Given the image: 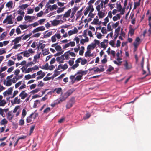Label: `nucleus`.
I'll use <instances>...</instances> for the list:
<instances>
[{"mask_svg":"<svg viewBox=\"0 0 151 151\" xmlns=\"http://www.w3.org/2000/svg\"><path fill=\"white\" fill-rule=\"evenodd\" d=\"M52 24L53 26H57L60 24V22L59 20H54L52 21H51Z\"/></svg>","mask_w":151,"mask_h":151,"instance_id":"nucleus-17","label":"nucleus"},{"mask_svg":"<svg viewBox=\"0 0 151 151\" xmlns=\"http://www.w3.org/2000/svg\"><path fill=\"white\" fill-rule=\"evenodd\" d=\"M8 121L5 118L3 119L1 122L0 124L1 125H4L7 124Z\"/></svg>","mask_w":151,"mask_h":151,"instance_id":"nucleus-27","label":"nucleus"},{"mask_svg":"<svg viewBox=\"0 0 151 151\" xmlns=\"http://www.w3.org/2000/svg\"><path fill=\"white\" fill-rule=\"evenodd\" d=\"M101 31V32L104 34L107 33L106 29L105 27H103L102 28Z\"/></svg>","mask_w":151,"mask_h":151,"instance_id":"nucleus-45","label":"nucleus"},{"mask_svg":"<svg viewBox=\"0 0 151 151\" xmlns=\"http://www.w3.org/2000/svg\"><path fill=\"white\" fill-rule=\"evenodd\" d=\"M61 37L60 33H55L53 36L51 37V40L52 42H55L56 41V38L58 39H59L61 38Z\"/></svg>","mask_w":151,"mask_h":151,"instance_id":"nucleus-3","label":"nucleus"},{"mask_svg":"<svg viewBox=\"0 0 151 151\" xmlns=\"http://www.w3.org/2000/svg\"><path fill=\"white\" fill-rule=\"evenodd\" d=\"M24 56L26 57H28L30 56V54L29 53L27 50H25L24 51Z\"/></svg>","mask_w":151,"mask_h":151,"instance_id":"nucleus-38","label":"nucleus"},{"mask_svg":"<svg viewBox=\"0 0 151 151\" xmlns=\"http://www.w3.org/2000/svg\"><path fill=\"white\" fill-rule=\"evenodd\" d=\"M16 32L17 33V35L19 34H21L22 32L20 28L18 27L17 28L16 30Z\"/></svg>","mask_w":151,"mask_h":151,"instance_id":"nucleus-64","label":"nucleus"},{"mask_svg":"<svg viewBox=\"0 0 151 151\" xmlns=\"http://www.w3.org/2000/svg\"><path fill=\"white\" fill-rule=\"evenodd\" d=\"M0 114L3 117L5 116V114L4 113V110L1 108H0Z\"/></svg>","mask_w":151,"mask_h":151,"instance_id":"nucleus-62","label":"nucleus"},{"mask_svg":"<svg viewBox=\"0 0 151 151\" xmlns=\"http://www.w3.org/2000/svg\"><path fill=\"white\" fill-rule=\"evenodd\" d=\"M58 6L56 4H55L52 5L50 8V11H52L55 9H57Z\"/></svg>","mask_w":151,"mask_h":151,"instance_id":"nucleus-36","label":"nucleus"},{"mask_svg":"<svg viewBox=\"0 0 151 151\" xmlns=\"http://www.w3.org/2000/svg\"><path fill=\"white\" fill-rule=\"evenodd\" d=\"M114 70V68L112 66L110 65L109 66L108 69L106 71L107 72H110L113 70Z\"/></svg>","mask_w":151,"mask_h":151,"instance_id":"nucleus-53","label":"nucleus"},{"mask_svg":"<svg viewBox=\"0 0 151 151\" xmlns=\"http://www.w3.org/2000/svg\"><path fill=\"white\" fill-rule=\"evenodd\" d=\"M39 31H43L45 30V28L43 26H40L37 27Z\"/></svg>","mask_w":151,"mask_h":151,"instance_id":"nucleus-49","label":"nucleus"},{"mask_svg":"<svg viewBox=\"0 0 151 151\" xmlns=\"http://www.w3.org/2000/svg\"><path fill=\"white\" fill-rule=\"evenodd\" d=\"M6 104V102L5 100H2L0 101V106H3Z\"/></svg>","mask_w":151,"mask_h":151,"instance_id":"nucleus-33","label":"nucleus"},{"mask_svg":"<svg viewBox=\"0 0 151 151\" xmlns=\"http://www.w3.org/2000/svg\"><path fill=\"white\" fill-rule=\"evenodd\" d=\"M40 68L43 69L48 70L49 68V64L48 63H47L45 65H43L42 67Z\"/></svg>","mask_w":151,"mask_h":151,"instance_id":"nucleus-37","label":"nucleus"},{"mask_svg":"<svg viewBox=\"0 0 151 151\" xmlns=\"http://www.w3.org/2000/svg\"><path fill=\"white\" fill-rule=\"evenodd\" d=\"M58 43H56L52 44L51 45V47H55L57 51L60 52L62 50V49L60 46L58 45Z\"/></svg>","mask_w":151,"mask_h":151,"instance_id":"nucleus-5","label":"nucleus"},{"mask_svg":"<svg viewBox=\"0 0 151 151\" xmlns=\"http://www.w3.org/2000/svg\"><path fill=\"white\" fill-rule=\"evenodd\" d=\"M27 114V111L26 110L23 109L22 114V119L24 118Z\"/></svg>","mask_w":151,"mask_h":151,"instance_id":"nucleus-34","label":"nucleus"},{"mask_svg":"<svg viewBox=\"0 0 151 151\" xmlns=\"http://www.w3.org/2000/svg\"><path fill=\"white\" fill-rule=\"evenodd\" d=\"M117 8L118 9V11L120 12L121 11L122 9V7L120 3L117 4Z\"/></svg>","mask_w":151,"mask_h":151,"instance_id":"nucleus-50","label":"nucleus"},{"mask_svg":"<svg viewBox=\"0 0 151 151\" xmlns=\"http://www.w3.org/2000/svg\"><path fill=\"white\" fill-rule=\"evenodd\" d=\"M53 91L54 92H56L57 94H59L62 93L63 90L61 88H58L55 89Z\"/></svg>","mask_w":151,"mask_h":151,"instance_id":"nucleus-14","label":"nucleus"},{"mask_svg":"<svg viewBox=\"0 0 151 151\" xmlns=\"http://www.w3.org/2000/svg\"><path fill=\"white\" fill-rule=\"evenodd\" d=\"M74 90L73 89H71L68 90L66 92V93L67 94V95L68 97L70 95Z\"/></svg>","mask_w":151,"mask_h":151,"instance_id":"nucleus-29","label":"nucleus"},{"mask_svg":"<svg viewBox=\"0 0 151 151\" xmlns=\"http://www.w3.org/2000/svg\"><path fill=\"white\" fill-rule=\"evenodd\" d=\"M38 83L37 86L39 87H42L44 85V83L42 81L39 82Z\"/></svg>","mask_w":151,"mask_h":151,"instance_id":"nucleus-56","label":"nucleus"},{"mask_svg":"<svg viewBox=\"0 0 151 151\" xmlns=\"http://www.w3.org/2000/svg\"><path fill=\"white\" fill-rule=\"evenodd\" d=\"M33 114V113H32L29 116L27 117L26 122L27 123H30L32 121V119H33L32 117Z\"/></svg>","mask_w":151,"mask_h":151,"instance_id":"nucleus-15","label":"nucleus"},{"mask_svg":"<svg viewBox=\"0 0 151 151\" xmlns=\"http://www.w3.org/2000/svg\"><path fill=\"white\" fill-rule=\"evenodd\" d=\"M41 53H40L35 55L34 57L33 61L35 62V63H36L37 59H39L40 57V55Z\"/></svg>","mask_w":151,"mask_h":151,"instance_id":"nucleus-21","label":"nucleus"},{"mask_svg":"<svg viewBox=\"0 0 151 151\" xmlns=\"http://www.w3.org/2000/svg\"><path fill=\"white\" fill-rule=\"evenodd\" d=\"M87 60L86 59H84L81 60V64L82 65H84L87 63Z\"/></svg>","mask_w":151,"mask_h":151,"instance_id":"nucleus-48","label":"nucleus"},{"mask_svg":"<svg viewBox=\"0 0 151 151\" xmlns=\"http://www.w3.org/2000/svg\"><path fill=\"white\" fill-rule=\"evenodd\" d=\"M63 56L62 55L60 57H58L56 58V60L59 64L62 63H64L65 58L63 57Z\"/></svg>","mask_w":151,"mask_h":151,"instance_id":"nucleus-9","label":"nucleus"},{"mask_svg":"<svg viewBox=\"0 0 151 151\" xmlns=\"http://www.w3.org/2000/svg\"><path fill=\"white\" fill-rule=\"evenodd\" d=\"M32 17V19H33L35 18V17L34 16H26L24 17V19L25 21H27V20H29L30 21H31L32 20H30L31 19Z\"/></svg>","mask_w":151,"mask_h":151,"instance_id":"nucleus-22","label":"nucleus"},{"mask_svg":"<svg viewBox=\"0 0 151 151\" xmlns=\"http://www.w3.org/2000/svg\"><path fill=\"white\" fill-rule=\"evenodd\" d=\"M68 97V96L67 95V94L65 93L63 94V93H61L60 96L59 98L60 100L59 101V103L60 102H62L65 100Z\"/></svg>","mask_w":151,"mask_h":151,"instance_id":"nucleus-7","label":"nucleus"},{"mask_svg":"<svg viewBox=\"0 0 151 151\" xmlns=\"http://www.w3.org/2000/svg\"><path fill=\"white\" fill-rule=\"evenodd\" d=\"M71 12V9H69L67 12H65V14L63 15V17L65 18H68L70 16V14Z\"/></svg>","mask_w":151,"mask_h":151,"instance_id":"nucleus-16","label":"nucleus"},{"mask_svg":"<svg viewBox=\"0 0 151 151\" xmlns=\"http://www.w3.org/2000/svg\"><path fill=\"white\" fill-rule=\"evenodd\" d=\"M14 62L12 60H8V66H11L12 65H14Z\"/></svg>","mask_w":151,"mask_h":151,"instance_id":"nucleus-43","label":"nucleus"},{"mask_svg":"<svg viewBox=\"0 0 151 151\" xmlns=\"http://www.w3.org/2000/svg\"><path fill=\"white\" fill-rule=\"evenodd\" d=\"M88 5L89 6L87 7L91 10L90 11L91 12H92L94 10L93 6L92 4H88Z\"/></svg>","mask_w":151,"mask_h":151,"instance_id":"nucleus-35","label":"nucleus"},{"mask_svg":"<svg viewBox=\"0 0 151 151\" xmlns=\"http://www.w3.org/2000/svg\"><path fill=\"white\" fill-rule=\"evenodd\" d=\"M21 101L20 98L18 99V97H15L14 100L11 101V103L12 104H19L21 102Z\"/></svg>","mask_w":151,"mask_h":151,"instance_id":"nucleus-10","label":"nucleus"},{"mask_svg":"<svg viewBox=\"0 0 151 151\" xmlns=\"http://www.w3.org/2000/svg\"><path fill=\"white\" fill-rule=\"evenodd\" d=\"M68 68V65L66 63L64 64L63 65L61 64H60L58 65V68H57V70H64Z\"/></svg>","mask_w":151,"mask_h":151,"instance_id":"nucleus-6","label":"nucleus"},{"mask_svg":"<svg viewBox=\"0 0 151 151\" xmlns=\"http://www.w3.org/2000/svg\"><path fill=\"white\" fill-rule=\"evenodd\" d=\"M58 70H57V69L55 70L54 71V73L53 75L54 76V77H55L59 74L60 73L58 71Z\"/></svg>","mask_w":151,"mask_h":151,"instance_id":"nucleus-41","label":"nucleus"},{"mask_svg":"<svg viewBox=\"0 0 151 151\" xmlns=\"http://www.w3.org/2000/svg\"><path fill=\"white\" fill-rule=\"evenodd\" d=\"M90 53L91 50H87L85 54V56L86 57H88Z\"/></svg>","mask_w":151,"mask_h":151,"instance_id":"nucleus-52","label":"nucleus"},{"mask_svg":"<svg viewBox=\"0 0 151 151\" xmlns=\"http://www.w3.org/2000/svg\"><path fill=\"white\" fill-rule=\"evenodd\" d=\"M23 16H19L17 18V21H20L22 20L23 19Z\"/></svg>","mask_w":151,"mask_h":151,"instance_id":"nucleus-61","label":"nucleus"},{"mask_svg":"<svg viewBox=\"0 0 151 151\" xmlns=\"http://www.w3.org/2000/svg\"><path fill=\"white\" fill-rule=\"evenodd\" d=\"M22 81H21L16 83L15 85V88H17L19 87L22 84Z\"/></svg>","mask_w":151,"mask_h":151,"instance_id":"nucleus-46","label":"nucleus"},{"mask_svg":"<svg viewBox=\"0 0 151 151\" xmlns=\"http://www.w3.org/2000/svg\"><path fill=\"white\" fill-rule=\"evenodd\" d=\"M98 14L99 18H102L104 16V13L102 11L99 12Z\"/></svg>","mask_w":151,"mask_h":151,"instance_id":"nucleus-31","label":"nucleus"},{"mask_svg":"<svg viewBox=\"0 0 151 151\" xmlns=\"http://www.w3.org/2000/svg\"><path fill=\"white\" fill-rule=\"evenodd\" d=\"M40 88H37L35 89V90H32V93H33V94H34V93H37L40 90Z\"/></svg>","mask_w":151,"mask_h":151,"instance_id":"nucleus-59","label":"nucleus"},{"mask_svg":"<svg viewBox=\"0 0 151 151\" xmlns=\"http://www.w3.org/2000/svg\"><path fill=\"white\" fill-rule=\"evenodd\" d=\"M23 35H23L20 36L16 37L15 39L12 40V42H14V44H16L19 43V41L21 40Z\"/></svg>","mask_w":151,"mask_h":151,"instance_id":"nucleus-11","label":"nucleus"},{"mask_svg":"<svg viewBox=\"0 0 151 151\" xmlns=\"http://www.w3.org/2000/svg\"><path fill=\"white\" fill-rule=\"evenodd\" d=\"M101 47L103 48L104 49H105L107 47V46L105 44L104 42H102L101 43Z\"/></svg>","mask_w":151,"mask_h":151,"instance_id":"nucleus-51","label":"nucleus"},{"mask_svg":"<svg viewBox=\"0 0 151 151\" xmlns=\"http://www.w3.org/2000/svg\"><path fill=\"white\" fill-rule=\"evenodd\" d=\"M12 84L11 79L7 80L6 81V86H11Z\"/></svg>","mask_w":151,"mask_h":151,"instance_id":"nucleus-30","label":"nucleus"},{"mask_svg":"<svg viewBox=\"0 0 151 151\" xmlns=\"http://www.w3.org/2000/svg\"><path fill=\"white\" fill-rule=\"evenodd\" d=\"M82 77V75H78L75 78V80H77L78 81L81 79Z\"/></svg>","mask_w":151,"mask_h":151,"instance_id":"nucleus-47","label":"nucleus"},{"mask_svg":"<svg viewBox=\"0 0 151 151\" xmlns=\"http://www.w3.org/2000/svg\"><path fill=\"white\" fill-rule=\"evenodd\" d=\"M29 6V5L27 4H22L19 6V8L23 10L25 9L26 8H27Z\"/></svg>","mask_w":151,"mask_h":151,"instance_id":"nucleus-25","label":"nucleus"},{"mask_svg":"<svg viewBox=\"0 0 151 151\" xmlns=\"http://www.w3.org/2000/svg\"><path fill=\"white\" fill-rule=\"evenodd\" d=\"M17 12L18 14L22 15L23 16H24L25 14L24 12V11H22V10L19 9L17 11Z\"/></svg>","mask_w":151,"mask_h":151,"instance_id":"nucleus-40","label":"nucleus"},{"mask_svg":"<svg viewBox=\"0 0 151 151\" xmlns=\"http://www.w3.org/2000/svg\"><path fill=\"white\" fill-rule=\"evenodd\" d=\"M14 115H12L11 112H9L7 114V119L11 122H12Z\"/></svg>","mask_w":151,"mask_h":151,"instance_id":"nucleus-13","label":"nucleus"},{"mask_svg":"<svg viewBox=\"0 0 151 151\" xmlns=\"http://www.w3.org/2000/svg\"><path fill=\"white\" fill-rule=\"evenodd\" d=\"M75 102V98L73 97L70 99L66 105L67 108L69 109L72 107Z\"/></svg>","mask_w":151,"mask_h":151,"instance_id":"nucleus-2","label":"nucleus"},{"mask_svg":"<svg viewBox=\"0 0 151 151\" xmlns=\"http://www.w3.org/2000/svg\"><path fill=\"white\" fill-rule=\"evenodd\" d=\"M52 34V31L50 32L47 33L46 34L44 35L43 36V37L45 38H47L51 35Z\"/></svg>","mask_w":151,"mask_h":151,"instance_id":"nucleus-26","label":"nucleus"},{"mask_svg":"<svg viewBox=\"0 0 151 151\" xmlns=\"http://www.w3.org/2000/svg\"><path fill=\"white\" fill-rule=\"evenodd\" d=\"M124 65L126 70L130 69L132 68V64L131 63H128L127 61H125V63Z\"/></svg>","mask_w":151,"mask_h":151,"instance_id":"nucleus-12","label":"nucleus"},{"mask_svg":"<svg viewBox=\"0 0 151 151\" xmlns=\"http://www.w3.org/2000/svg\"><path fill=\"white\" fill-rule=\"evenodd\" d=\"M25 91V90L22 91L19 95V96L21 97L22 99H24L28 96V94L26 93Z\"/></svg>","mask_w":151,"mask_h":151,"instance_id":"nucleus-8","label":"nucleus"},{"mask_svg":"<svg viewBox=\"0 0 151 151\" xmlns=\"http://www.w3.org/2000/svg\"><path fill=\"white\" fill-rule=\"evenodd\" d=\"M45 73H42V75H41L40 76H38L36 78L37 80H38L40 79H41L42 78L45 76Z\"/></svg>","mask_w":151,"mask_h":151,"instance_id":"nucleus-44","label":"nucleus"},{"mask_svg":"<svg viewBox=\"0 0 151 151\" xmlns=\"http://www.w3.org/2000/svg\"><path fill=\"white\" fill-rule=\"evenodd\" d=\"M7 33L6 32H4L0 35V40H2L6 35Z\"/></svg>","mask_w":151,"mask_h":151,"instance_id":"nucleus-24","label":"nucleus"},{"mask_svg":"<svg viewBox=\"0 0 151 151\" xmlns=\"http://www.w3.org/2000/svg\"><path fill=\"white\" fill-rule=\"evenodd\" d=\"M148 25L150 27V28L147 32V34L148 36H150L151 34V24Z\"/></svg>","mask_w":151,"mask_h":151,"instance_id":"nucleus-55","label":"nucleus"},{"mask_svg":"<svg viewBox=\"0 0 151 151\" xmlns=\"http://www.w3.org/2000/svg\"><path fill=\"white\" fill-rule=\"evenodd\" d=\"M41 34V33H37L34 34L32 36V37H33L37 38V37H39L40 36Z\"/></svg>","mask_w":151,"mask_h":151,"instance_id":"nucleus-54","label":"nucleus"},{"mask_svg":"<svg viewBox=\"0 0 151 151\" xmlns=\"http://www.w3.org/2000/svg\"><path fill=\"white\" fill-rule=\"evenodd\" d=\"M29 26V25L27 26L26 24L20 25L19 27H20L22 30H24L28 27Z\"/></svg>","mask_w":151,"mask_h":151,"instance_id":"nucleus-28","label":"nucleus"},{"mask_svg":"<svg viewBox=\"0 0 151 151\" xmlns=\"http://www.w3.org/2000/svg\"><path fill=\"white\" fill-rule=\"evenodd\" d=\"M43 12L42 11H41L40 12L37 14V17H41L43 15Z\"/></svg>","mask_w":151,"mask_h":151,"instance_id":"nucleus-60","label":"nucleus"},{"mask_svg":"<svg viewBox=\"0 0 151 151\" xmlns=\"http://www.w3.org/2000/svg\"><path fill=\"white\" fill-rule=\"evenodd\" d=\"M65 7H63L62 8H59L57 10L56 12L57 13H59L60 12H63L65 9Z\"/></svg>","mask_w":151,"mask_h":151,"instance_id":"nucleus-39","label":"nucleus"},{"mask_svg":"<svg viewBox=\"0 0 151 151\" xmlns=\"http://www.w3.org/2000/svg\"><path fill=\"white\" fill-rule=\"evenodd\" d=\"M33 113V115L32 116V118L33 119V120H34L36 117H38V114L37 113Z\"/></svg>","mask_w":151,"mask_h":151,"instance_id":"nucleus-57","label":"nucleus"},{"mask_svg":"<svg viewBox=\"0 0 151 151\" xmlns=\"http://www.w3.org/2000/svg\"><path fill=\"white\" fill-rule=\"evenodd\" d=\"M120 27L119 26L118 28L115 30V32L117 34L119 35V32L120 31Z\"/></svg>","mask_w":151,"mask_h":151,"instance_id":"nucleus-63","label":"nucleus"},{"mask_svg":"<svg viewBox=\"0 0 151 151\" xmlns=\"http://www.w3.org/2000/svg\"><path fill=\"white\" fill-rule=\"evenodd\" d=\"M111 23L113 24V22H111L108 24L107 29V30L108 31H111L112 30V29H111V26L110 25Z\"/></svg>","mask_w":151,"mask_h":151,"instance_id":"nucleus-32","label":"nucleus"},{"mask_svg":"<svg viewBox=\"0 0 151 151\" xmlns=\"http://www.w3.org/2000/svg\"><path fill=\"white\" fill-rule=\"evenodd\" d=\"M69 51H68L63 55V57H65V59L66 60H68L70 58V55L69 54Z\"/></svg>","mask_w":151,"mask_h":151,"instance_id":"nucleus-18","label":"nucleus"},{"mask_svg":"<svg viewBox=\"0 0 151 151\" xmlns=\"http://www.w3.org/2000/svg\"><path fill=\"white\" fill-rule=\"evenodd\" d=\"M12 15H10L7 16L6 18L3 21V23L4 24H5L8 21V24H12L13 23L12 21Z\"/></svg>","mask_w":151,"mask_h":151,"instance_id":"nucleus-1","label":"nucleus"},{"mask_svg":"<svg viewBox=\"0 0 151 151\" xmlns=\"http://www.w3.org/2000/svg\"><path fill=\"white\" fill-rule=\"evenodd\" d=\"M87 73V71H83L82 70H81L77 72L76 74H81V75H82V76L83 75L86 74Z\"/></svg>","mask_w":151,"mask_h":151,"instance_id":"nucleus-20","label":"nucleus"},{"mask_svg":"<svg viewBox=\"0 0 151 151\" xmlns=\"http://www.w3.org/2000/svg\"><path fill=\"white\" fill-rule=\"evenodd\" d=\"M13 87H11L9 88L8 90L3 93V95L4 97L7 95H11L13 90Z\"/></svg>","mask_w":151,"mask_h":151,"instance_id":"nucleus-4","label":"nucleus"},{"mask_svg":"<svg viewBox=\"0 0 151 151\" xmlns=\"http://www.w3.org/2000/svg\"><path fill=\"white\" fill-rule=\"evenodd\" d=\"M135 29H133L130 26L129 27V30L128 33L131 36H132L134 34Z\"/></svg>","mask_w":151,"mask_h":151,"instance_id":"nucleus-19","label":"nucleus"},{"mask_svg":"<svg viewBox=\"0 0 151 151\" xmlns=\"http://www.w3.org/2000/svg\"><path fill=\"white\" fill-rule=\"evenodd\" d=\"M13 3L12 1H10L8 2L6 5V6L7 7H10L12 8V7Z\"/></svg>","mask_w":151,"mask_h":151,"instance_id":"nucleus-23","label":"nucleus"},{"mask_svg":"<svg viewBox=\"0 0 151 151\" xmlns=\"http://www.w3.org/2000/svg\"><path fill=\"white\" fill-rule=\"evenodd\" d=\"M79 65V64L78 63H76L74 65H73L70 68L74 70L76 68L78 67Z\"/></svg>","mask_w":151,"mask_h":151,"instance_id":"nucleus-42","label":"nucleus"},{"mask_svg":"<svg viewBox=\"0 0 151 151\" xmlns=\"http://www.w3.org/2000/svg\"><path fill=\"white\" fill-rule=\"evenodd\" d=\"M18 93L17 90H15L14 91L13 96L12 97H11V98H12L14 97L16 95H17Z\"/></svg>","mask_w":151,"mask_h":151,"instance_id":"nucleus-58","label":"nucleus"}]
</instances>
